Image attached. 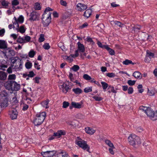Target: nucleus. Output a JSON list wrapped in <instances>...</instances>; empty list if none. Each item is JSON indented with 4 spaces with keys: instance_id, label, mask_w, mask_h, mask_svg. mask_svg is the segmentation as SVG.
Listing matches in <instances>:
<instances>
[{
    "instance_id": "nucleus-23",
    "label": "nucleus",
    "mask_w": 157,
    "mask_h": 157,
    "mask_svg": "<svg viewBox=\"0 0 157 157\" xmlns=\"http://www.w3.org/2000/svg\"><path fill=\"white\" fill-rule=\"evenodd\" d=\"M149 108L146 106H141L139 107V110L140 112H144L146 113Z\"/></svg>"
},
{
    "instance_id": "nucleus-29",
    "label": "nucleus",
    "mask_w": 157,
    "mask_h": 157,
    "mask_svg": "<svg viewBox=\"0 0 157 157\" xmlns=\"http://www.w3.org/2000/svg\"><path fill=\"white\" fill-rule=\"evenodd\" d=\"M1 4L4 8H7L9 3L7 1L4 0L1 2Z\"/></svg>"
},
{
    "instance_id": "nucleus-41",
    "label": "nucleus",
    "mask_w": 157,
    "mask_h": 157,
    "mask_svg": "<svg viewBox=\"0 0 157 157\" xmlns=\"http://www.w3.org/2000/svg\"><path fill=\"white\" fill-rule=\"evenodd\" d=\"M136 82V81L129 80L128 81L127 83L130 86L134 85Z\"/></svg>"
},
{
    "instance_id": "nucleus-31",
    "label": "nucleus",
    "mask_w": 157,
    "mask_h": 157,
    "mask_svg": "<svg viewBox=\"0 0 157 157\" xmlns=\"http://www.w3.org/2000/svg\"><path fill=\"white\" fill-rule=\"evenodd\" d=\"M32 66V63L29 62H28L25 64V67L26 68L28 69L31 68Z\"/></svg>"
},
{
    "instance_id": "nucleus-9",
    "label": "nucleus",
    "mask_w": 157,
    "mask_h": 157,
    "mask_svg": "<svg viewBox=\"0 0 157 157\" xmlns=\"http://www.w3.org/2000/svg\"><path fill=\"white\" fill-rule=\"evenodd\" d=\"M40 16V14L35 10L33 11L31 13L30 16V19L33 21L36 20Z\"/></svg>"
},
{
    "instance_id": "nucleus-19",
    "label": "nucleus",
    "mask_w": 157,
    "mask_h": 157,
    "mask_svg": "<svg viewBox=\"0 0 157 157\" xmlns=\"http://www.w3.org/2000/svg\"><path fill=\"white\" fill-rule=\"evenodd\" d=\"M72 91L76 95L79 94L82 92V90L79 88H74L72 89Z\"/></svg>"
},
{
    "instance_id": "nucleus-45",
    "label": "nucleus",
    "mask_w": 157,
    "mask_h": 157,
    "mask_svg": "<svg viewBox=\"0 0 157 157\" xmlns=\"http://www.w3.org/2000/svg\"><path fill=\"white\" fill-rule=\"evenodd\" d=\"M24 21V18L22 16H20L18 18L17 21L16 20L15 22L17 21L18 23V22H20V23H22Z\"/></svg>"
},
{
    "instance_id": "nucleus-37",
    "label": "nucleus",
    "mask_w": 157,
    "mask_h": 157,
    "mask_svg": "<svg viewBox=\"0 0 157 157\" xmlns=\"http://www.w3.org/2000/svg\"><path fill=\"white\" fill-rule=\"evenodd\" d=\"M154 54L153 53L150 52L148 50H147L146 51V56H148V57H154Z\"/></svg>"
},
{
    "instance_id": "nucleus-4",
    "label": "nucleus",
    "mask_w": 157,
    "mask_h": 157,
    "mask_svg": "<svg viewBox=\"0 0 157 157\" xmlns=\"http://www.w3.org/2000/svg\"><path fill=\"white\" fill-rule=\"evenodd\" d=\"M85 49L84 45L81 44L79 42L78 43V49L75 51V54H71V56L73 58H75L79 55L78 52L80 53H83L85 52Z\"/></svg>"
},
{
    "instance_id": "nucleus-55",
    "label": "nucleus",
    "mask_w": 157,
    "mask_h": 157,
    "mask_svg": "<svg viewBox=\"0 0 157 157\" xmlns=\"http://www.w3.org/2000/svg\"><path fill=\"white\" fill-rule=\"evenodd\" d=\"M19 3L18 0H13L12 1V5L13 6H16Z\"/></svg>"
},
{
    "instance_id": "nucleus-2",
    "label": "nucleus",
    "mask_w": 157,
    "mask_h": 157,
    "mask_svg": "<svg viewBox=\"0 0 157 157\" xmlns=\"http://www.w3.org/2000/svg\"><path fill=\"white\" fill-rule=\"evenodd\" d=\"M128 140L130 144L133 146H138L141 143L140 138L134 134H131Z\"/></svg>"
},
{
    "instance_id": "nucleus-49",
    "label": "nucleus",
    "mask_w": 157,
    "mask_h": 157,
    "mask_svg": "<svg viewBox=\"0 0 157 157\" xmlns=\"http://www.w3.org/2000/svg\"><path fill=\"white\" fill-rule=\"evenodd\" d=\"M43 47L45 49L48 50L49 49L50 47L48 44L45 43L43 45Z\"/></svg>"
},
{
    "instance_id": "nucleus-18",
    "label": "nucleus",
    "mask_w": 157,
    "mask_h": 157,
    "mask_svg": "<svg viewBox=\"0 0 157 157\" xmlns=\"http://www.w3.org/2000/svg\"><path fill=\"white\" fill-rule=\"evenodd\" d=\"M132 75L137 79H141L142 78L141 73L138 71L134 72L133 73Z\"/></svg>"
},
{
    "instance_id": "nucleus-39",
    "label": "nucleus",
    "mask_w": 157,
    "mask_h": 157,
    "mask_svg": "<svg viewBox=\"0 0 157 157\" xmlns=\"http://www.w3.org/2000/svg\"><path fill=\"white\" fill-rule=\"evenodd\" d=\"M71 69L74 71L76 72L79 69V67L78 65H74Z\"/></svg>"
},
{
    "instance_id": "nucleus-38",
    "label": "nucleus",
    "mask_w": 157,
    "mask_h": 157,
    "mask_svg": "<svg viewBox=\"0 0 157 157\" xmlns=\"http://www.w3.org/2000/svg\"><path fill=\"white\" fill-rule=\"evenodd\" d=\"M16 78V76L14 74L10 75L8 77V80H15Z\"/></svg>"
},
{
    "instance_id": "nucleus-27",
    "label": "nucleus",
    "mask_w": 157,
    "mask_h": 157,
    "mask_svg": "<svg viewBox=\"0 0 157 157\" xmlns=\"http://www.w3.org/2000/svg\"><path fill=\"white\" fill-rule=\"evenodd\" d=\"M49 102V100H47L45 101L42 102L41 103V104L43 107H45L46 108H48L49 107V106L48 105Z\"/></svg>"
},
{
    "instance_id": "nucleus-3",
    "label": "nucleus",
    "mask_w": 157,
    "mask_h": 157,
    "mask_svg": "<svg viewBox=\"0 0 157 157\" xmlns=\"http://www.w3.org/2000/svg\"><path fill=\"white\" fill-rule=\"evenodd\" d=\"M46 116V113L43 112L36 114L33 121V123L35 125L41 124L44 120Z\"/></svg>"
},
{
    "instance_id": "nucleus-34",
    "label": "nucleus",
    "mask_w": 157,
    "mask_h": 157,
    "mask_svg": "<svg viewBox=\"0 0 157 157\" xmlns=\"http://www.w3.org/2000/svg\"><path fill=\"white\" fill-rule=\"evenodd\" d=\"M17 41L21 44L25 43V40L23 38H21V36H19L17 39Z\"/></svg>"
},
{
    "instance_id": "nucleus-8",
    "label": "nucleus",
    "mask_w": 157,
    "mask_h": 157,
    "mask_svg": "<svg viewBox=\"0 0 157 157\" xmlns=\"http://www.w3.org/2000/svg\"><path fill=\"white\" fill-rule=\"evenodd\" d=\"M147 116L153 121L155 120V112L152 111L149 108L147 112L146 113Z\"/></svg>"
},
{
    "instance_id": "nucleus-32",
    "label": "nucleus",
    "mask_w": 157,
    "mask_h": 157,
    "mask_svg": "<svg viewBox=\"0 0 157 157\" xmlns=\"http://www.w3.org/2000/svg\"><path fill=\"white\" fill-rule=\"evenodd\" d=\"M76 117L80 119H83L84 118L85 116L81 113H79L76 115Z\"/></svg>"
},
{
    "instance_id": "nucleus-54",
    "label": "nucleus",
    "mask_w": 157,
    "mask_h": 157,
    "mask_svg": "<svg viewBox=\"0 0 157 157\" xmlns=\"http://www.w3.org/2000/svg\"><path fill=\"white\" fill-rule=\"evenodd\" d=\"M147 94L149 96H152L154 95L155 93L154 91L152 90H148Z\"/></svg>"
},
{
    "instance_id": "nucleus-62",
    "label": "nucleus",
    "mask_w": 157,
    "mask_h": 157,
    "mask_svg": "<svg viewBox=\"0 0 157 157\" xmlns=\"http://www.w3.org/2000/svg\"><path fill=\"white\" fill-rule=\"evenodd\" d=\"M28 107H29L28 105L26 104H24L22 109H23V110L24 111H25L27 109Z\"/></svg>"
},
{
    "instance_id": "nucleus-22",
    "label": "nucleus",
    "mask_w": 157,
    "mask_h": 157,
    "mask_svg": "<svg viewBox=\"0 0 157 157\" xmlns=\"http://www.w3.org/2000/svg\"><path fill=\"white\" fill-rule=\"evenodd\" d=\"M7 48V44L5 41L0 40V48L5 49Z\"/></svg>"
},
{
    "instance_id": "nucleus-21",
    "label": "nucleus",
    "mask_w": 157,
    "mask_h": 157,
    "mask_svg": "<svg viewBox=\"0 0 157 157\" xmlns=\"http://www.w3.org/2000/svg\"><path fill=\"white\" fill-rule=\"evenodd\" d=\"M65 133L62 130L58 131L54 133V136H56L57 138H59L62 135H64Z\"/></svg>"
},
{
    "instance_id": "nucleus-6",
    "label": "nucleus",
    "mask_w": 157,
    "mask_h": 157,
    "mask_svg": "<svg viewBox=\"0 0 157 157\" xmlns=\"http://www.w3.org/2000/svg\"><path fill=\"white\" fill-rule=\"evenodd\" d=\"M56 151L52 150L51 151H47L45 152H42L41 153V155L44 157H51L56 154Z\"/></svg>"
},
{
    "instance_id": "nucleus-5",
    "label": "nucleus",
    "mask_w": 157,
    "mask_h": 157,
    "mask_svg": "<svg viewBox=\"0 0 157 157\" xmlns=\"http://www.w3.org/2000/svg\"><path fill=\"white\" fill-rule=\"evenodd\" d=\"M76 144L83 150L86 149V151L89 152L90 147L87 144L86 142L82 140L76 141Z\"/></svg>"
},
{
    "instance_id": "nucleus-24",
    "label": "nucleus",
    "mask_w": 157,
    "mask_h": 157,
    "mask_svg": "<svg viewBox=\"0 0 157 157\" xmlns=\"http://www.w3.org/2000/svg\"><path fill=\"white\" fill-rule=\"evenodd\" d=\"M105 47V49H106L109 52V54L111 55H115V52L114 50L111 48H109L108 46Z\"/></svg>"
},
{
    "instance_id": "nucleus-11",
    "label": "nucleus",
    "mask_w": 157,
    "mask_h": 157,
    "mask_svg": "<svg viewBox=\"0 0 157 157\" xmlns=\"http://www.w3.org/2000/svg\"><path fill=\"white\" fill-rule=\"evenodd\" d=\"M16 25H17V28H16V29L18 32L19 31L20 33H23L25 31V26L24 25L21 26L19 28V25L17 21L15 23Z\"/></svg>"
},
{
    "instance_id": "nucleus-7",
    "label": "nucleus",
    "mask_w": 157,
    "mask_h": 157,
    "mask_svg": "<svg viewBox=\"0 0 157 157\" xmlns=\"http://www.w3.org/2000/svg\"><path fill=\"white\" fill-rule=\"evenodd\" d=\"M55 156L56 157H68V154L64 150L56 151Z\"/></svg>"
},
{
    "instance_id": "nucleus-35",
    "label": "nucleus",
    "mask_w": 157,
    "mask_h": 157,
    "mask_svg": "<svg viewBox=\"0 0 157 157\" xmlns=\"http://www.w3.org/2000/svg\"><path fill=\"white\" fill-rule=\"evenodd\" d=\"M123 63L125 65H128L129 64H134V63H133L132 61L128 59H126L125 61H124Z\"/></svg>"
},
{
    "instance_id": "nucleus-44",
    "label": "nucleus",
    "mask_w": 157,
    "mask_h": 157,
    "mask_svg": "<svg viewBox=\"0 0 157 157\" xmlns=\"http://www.w3.org/2000/svg\"><path fill=\"white\" fill-rule=\"evenodd\" d=\"M86 41L88 42H90L92 44H94V42H93L92 38L89 36H87L86 38Z\"/></svg>"
},
{
    "instance_id": "nucleus-61",
    "label": "nucleus",
    "mask_w": 157,
    "mask_h": 157,
    "mask_svg": "<svg viewBox=\"0 0 157 157\" xmlns=\"http://www.w3.org/2000/svg\"><path fill=\"white\" fill-rule=\"evenodd\" d=\"M38 63H37L35 62L34 63V67H35L38 70H39L40 69V65H38Z\"/></svg>"
},
{
    "instance_id": "nucleus-13",
    "label": "nucleus",
    "mask_w": 157,
    "mask_h": 157,
    "mask_svg": "<svg viewBox=\"0 0 157 157\" xmlns=\"http://www.w3.org/2000/svg\"><path fill=\"white\" fill-rule=\"evenodd\" d=\"M12 85L11 90L12 91H17L20 88V84L17 83L15 81H13Z\"/></svg>"
},
{
    "instance_id": "nucleus-51",
    "label": "nucleus",
    "mask_w": 157,
    "mask_h": 157,
    "mask_svg": "<svg viewBox=\"0 0 157 157\" xmlns=\"http://www.w3.org/2000/svg\"><path fill=\"white\" fill-rule=\"evenodd\" d=\"M35 74L33 71L29 72V74L27 75L28 77L31 78L33 77L34 76H35Z\"/></svg>"
},
{
    "instance_id": "nucleus-1",
    "label": "nucleus",
    "mask_w": 157,
    "mask_h": 157,
    "mask_svg": "<svg viewBox=\"0 0 157 157\" xmlns=\"http://www.w3.org/2000/svg\"><path fill=\"white\" fill-rule=\"evenodd\" d=\"M50 10H44V13L42 17V22L44 26H47L49 24L51 21Z\"/></svg>"
},
{
    "instance_id": "nucleus-64",
    "label": "nucleus",
    "mask_w": 157,
    "mask_h": 157,
    "mask_svg": "<svg viewBox=\"0 0 157 157\" xmlns=\"http://www.w3.org/2000/svg\"><path fill=\"white\" fill-rule=\"evenodd\" d=\"M7 72L9 74L11 73L12 72V68L11 67H9L7 70Z\"/></svg>"
},
{
    "instance_id": "nucleus-40",
    "label": "nucleus",
    "mask_w": 157,
    "mask_h": 157,
    "mask_svg": "<svg viewBox=\"0 0 157 157\" xmlns=\"http://www.w3.org/2000/svg\"><path fill=\"white\" fill-rule=\"evenodd\" d=\"M35 54V52L33 50L30 51L29 53V56L30 58H33Z\"/></svg>"
},
{
    "instance_id": "nucleus-59",
    "label": "nucleus",
    "mask_w": 157,
    "mask_h": 157,
    "mask_svg": "<svg viewBox=\"0 0 157 157\" xmlns=\"http://www.w3.org/2000/svg\"><path fill=\"white\" fill-rule=\"evenodd\" d=\"M73 75L71 73H70L69 74V77L71 79V81L74 82V78H73Z\"/></svg>"
},
{
    "instance_id": "nucleus-25",
    "label": "nucleus",
    "mask_w": 157,
    "mask_h": 157,
    "mask_svg": "<svg viewBox=\"0 0 157 157\" xmlns=\"http://www.w3.org/2000/svg\"><path fill=\"white\" fill-rule=\"evenodd\" d=\"M111 23L112 24H114L115 25H116L120 27H122L124 25L123 24H122L120 22L117 21H111Z\"/></svg>"
},
{
    "instance_id": "nucleus-20",
    "label": "nucleus",
    "mask_w": 157,
    "mask_h": 157,
    "mask_svg": "<svg viewBox=\"0 0 157 157\" xmlns=\"http://www.w3.org/2000/svg\"><path fill=\"white\" fill-rule=\"evenodd\" d=\"M71 105L75 108L80 109L82 107L81 105L78 103L72 101L71 103Z\"/></svg>"
},
{
    "instance_id": "nucleus-17",
    "label": "nucleus",
    "mask_w": 157,
    "mask_h": 157,
    "mask_svg": "<svg viewBox=\"0 0 157 157\" xmlns=\"http://www.w3.org/2000/svg\"><path fill=\"white\" fill-rule=\"evenodd\" d=\"M77 7L78 9H80L81 10H86L87 8L86 5L81 3H78L77 5Z\"/></svg>"
},
{
    "instance_id": "nucleus-15",
    "label": "nucleus",
    "mask_w": 157,
    "mask_h": 157,
    "mask_svg": "<svg viewBox=\"0 0 157 157\" xmlns=\"http://www.w3.org/2000/svg\"><path fill=\"white\" fill-rule=\"evenodd\" d=\"M85 131L87 133L90 135L93 134L95 132V130L88 127L85 128Z\"/></svg>"
},
{
    "instance_id": "nucleus-10",
    "label": "nucleus",
    "mask_w": 157,
    "mask_h": 157,
    "mask_svg": "<svg viewBox=\"0 0 157 157\" xmlns=\"http://www.w3.org/2000/svg\"><path fill=\"white\" fill-rule=\"evenodd\" d=\"M10 115V117L12 119H15L17 118L18 113L15 109H12L11 110V113Z\"/></svg>"
},
{
    "instance_id": "nucleus-30",
    "label": "nucleus",
    "mask_w": 157,
    "mask_h": 157,
    "mask_svg": "<svg viewBox=\"0 0 157 157\" xmlns=\"http://www.w3.org/2000/svg\"><path fill=\"white\" fill-rule=\"evenodd\" d=\"M101 83L104 90H105L108 86V84L105 82H102Z\"/></svg>"
},
{
    "instance_id": "nucleus-52",
    "label": "nucleus",
    "mask_w": 157,
    "mask_h": 157,
    "mask_svg": "<svg viewBox=\"0 0 157 157\" xmlns=\"http://www.w3.org/2000/svg\"><path fill=\"white\" fill-rule=\"evenodd\" d=\"M97 44L99 46V47L102 48H104L105 49V46H107V45H103L101 43V42H100L99 41H98L97 42Z\"/></svg>"
},
{
    "instance_id": "nucleus-14",
    "label": "nucleus",
    "mask_w": 157,
    "mask_h": 157,
    "mask_svg": "<svg viewBox=\"0 0 157 157\" xmlns=\"http://www.w3.org/2000/svg\"><path fill=\"white\" fill-rule=\"evenodd\" d=\"M61 86L62 88V91L65 93H66L69 90L71 89L68 86V85L65 83H64Z\"/></svg>"
},
{
    "instance_id": "nucleus-43",
    "label": "nucleus",
    "mask_w": 157,
    "mask_h": 157,
    "mask_svg": "<svg viewBox=\"0 0 157 157\" xmlns=\"http://www.w3.org/2000/svg\"><path fill=\"white\" fill-rule=\"evenodd\" d=\"M83 78L84 79L87 80L91 79V77L86 74H85L83 75Z\"/></svg>"
},
{
    "instance_id": "nucleus-63",
    "label": "nucleus",
    "mask_w": 157,
    "mask_h": 157,
    "mask_svg": "<svg viewBox=\"0 0 157 157\" xmlns=\"http://www.w3.org/2000/svg\"><path fill=\"white\" fill-rule=\"evenodd\" d=\"M5 32V30L4 29H2L0 30V36H3Z\"/></svg>"
},
{
    "instance_id": "nucleus-50",
    "label": "nucleus",
    "mask_w": 157,
    "mask_h": 157,
    "mask_svg": "<svg viewBox=\"0 0 157 157\" xmlns=\"http://www.w3.org/2000/svg\"><path fill=\"white\" fill-rule=\"evenodd\" d=\"M93 98L96 101H100L103 98L97 96H94L93 97Z\"/></svg>"
},
{
    "instance_id": "nucleus-12",
    "label": "nucleus",
    "mask_w": 157,
    "mask_h": 157,
    "mask_svg": "<svg viewBox=\"0 0 157 157\" xmlns=\"http://www.w3.org/2000/svg\"><path fill=\"white\" fill-rule=\"evenodd\" d=\"M13 81H8L6 82L4 84V86L6 88L9 90H11Z\"/></svg>"
},
{
    "instance_id": "nucleus-56",
    "label": "nucleus",
    "mask_w": 157,
    "mask_h": 157,
    "mask_svg": "<svg viewBox=\"0 0 157 157\" xmlns=\"http://www.w3.org/2000/svg\"><path fill=\"white\" fill-rule=\"evenodd\" d=\"M64 57H66V59L70 61V62H72L73 60V59L72 58V57L71 55L69 56H65Z\"/></svg>"
},
{
    "instance_id": "nucleus-48",
    "label": "nucleus",
    "mask_w": 157,
    "mask_h": 157,
    "mask_svg": "<svg viewBox=\"0 0 157 157\" xmlns=\"http://www.w3.org/2000/svg\"><path fill=\"white\" fill-rule=\"evenodd\" d=\"M140 26L139 25H136L135 26L133 27V30L134 31H137V29L140 30Z\"/></svg>"
},
{
    "instance_id": "nucleus-33",
    "label": "nucleus",
    "mask_w": 157,
    "mask_h": 157,
    "mask_svg": "<svg viewBox=\"0 0 157 157\" xmlns=\"http://www.w3.org/2000/svg\"><path fill=\"white\" fill-rule=\"evenodd\" d=\"M44 35L43 34H41L40 35V36L39 38L38 41L39 42H43L45 38L44 37Z\"/></svg>"
},
{
    "instance_id": "nucleus-47",
    "label": "nucleus",
    "mask_w": 157,
    "mask_h": 157,
    "mask_svg": "<svg viewBox=\"0 0 157 157\" xmlns=\"http://www.w3.org/2000/svg\"><path fill=\"white\" fill-rule=\"evenodd\" d=\"M35 10H40L41 8L40 4L38 2L35 3Z\"/></svg>"
},
{
    "instance_id": "nucleus-46",
    "label": "nucleus",
    "mask_w": 157,
    "mask_h": 157,
    "mask_svg": "<svg viewBox=\"0 0 157 157\" xmlns=\"http://www.w3.org/2000/svg\"><path fill=\"white\" fill-rule=\"evenodd\" d=\"M106 75L107 76L110 78H113L115 76H117L115 74L113 73H108Z\"/></svg>"
},
{
    "instance_id": "nucleus-16",
    "label": "nucleus",
    "mask_w": 157,
    "mask_h": 157,
    "mask_svg": "<svg viewBox=\"0 0 157 157\" xmlns=\"http://www.w3.org/2000/svg\"><path fill=\"white\" fill-rule=\"evenodd\" d=\"M7 75L6 73L2 71H0V80H5L7 78Z\"/></svg>"
},
{
    "instance_id": "nucleus-26",
    "label": "nucleus",
    "mask_w": 157,
    "mask_h": 157,
    "mask_svg": "<svg viewBox=\"0 0 157 157\" xmlns=\"http://www.w3.org/2000/svg\"><path fill=\"white\" fill-rule=\"evenodd\" d=\"M105 142L106 144L110 148H115V147H114L113 144L110 140H106L105 141Z\"/></svg>"
},
{
    "instance_id": "nucleus-42",
    "label": "nucleus",
    "mask_w": 157,
    "mask_h": 157,
    "mask_svg": "<svg viewBox=\"0 0 157 157\" xmlns=\"http://www.w3.org/2000/svg\"><path fill=\"white\" fill-rule=\"evenodd\" d=\"M69 103L68 102L64 101L63 103V107L66 108L69 106Z\"/></svg>"
},
{
    "instance_id": "nucleus-36",
    "label": "nucleus",
    "mask_w": 157,
    "mask_h": 157,
    "mask_svg": "<svg viewBox=\"0 0 157 157\" xmlns=\"http://www.w3.org/2000/svg\"><path fill=\"white\" fill-rule=\"evenodd\" d=\"M85 92L87 93L92 91V87H88L85 88L84 90Z\"/></svg>"
},
{
    "instance_id": "nucleus-58",
    "label": "nucleus",
    "mask_w": 157,
    "mask_h": 157,
    "mask_svg": "<svg viewBox=\"0 0 157 157\" xmlns=\"http://www.w3.org/2000/svg\"><path fill=\"white\" fill-rule=\"evenodd\" d=\"M30 37L28 36H26L24 40H25V41L29 42L30 40Z\"/></svg>"
},
{
    "instance_id": "nucleus-57",
    "label": "nucleus",
    "mask_w": 157,
    "mask_h": 157,
    "mask_svg": "<svg viewBox=\"0 0 157 157\" xmlns=\"http://www.w3.org/2000/svg\"><path fill=\"white\" fill-rule=\"evenodd\" d=\"M151 60V58L150 57H148V56H146L144 61L146 63L149 62Z\"/></svg>"
},
{
    "instance_id": "nucleus-60",
    "label": "nucleus",
    "mask_w": 157,
    "mask_h": 157,
    "mask_svg": "<svg viewBox=\"0 0 157 157\" xmlns=\"http://www.w3.org/2000/svg\"><path fill=\"white\" fill-rule=\"evenodd\" d=\"M114 148H112L111 147L109 149V153L112 155H113L114 154V152L113 150V149Z\"/></svg>"
},
{
    "instance_id": "nucleus-28",
    "label": "nucleus",
    "mask_w": 157,
    "mask_h": 157,
    "mask_svg": "<svg viewBox=\"0 0 157 157\" xmlns=\"http://www.w3.org/2000/svg\"><path fill=\"white\" fill-rule=\"evenodd\" d=\"M91 10H85L84 13V15L87 18L89 17L91 14Z\"/></svg>"
},
{
    "instance_id": "nucleus-53",
    "label": "nucleus",
    "mask_w": 157,
    "mask_h": 157,
    "mask_svg": "<svg viewBox=\"0 0 157 157\" xmlns=\"http://www.w3.org/2000/svg\"><path fill=\"white\" fill-rule=\"evenodd\" d=\"M128 91L129 94H132L133 92V88L132 87H130L128 88Z\"/></svg>"
}]
</instances>
